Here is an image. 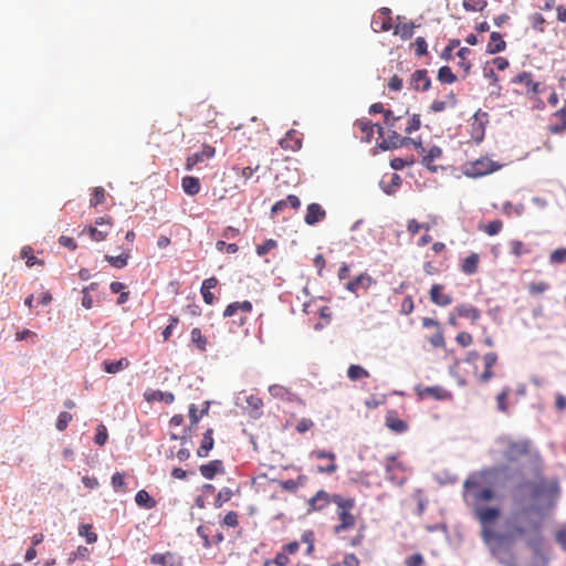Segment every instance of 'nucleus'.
<instances>
[{"label": "nucleus", "instance_id": "1", "mask_svg": "<svg viewBox=\"0 0 566 566\" xmlns=\"http://www.w3.org/2000/svg\"><path fill=\"white\" fill-rule=\"evenodd\" d=\"M499 471V468L483 469L472 473L463 483V499L480 522L482 526L481 536L486 543L491 541L506 542L501 539V534L492 530V525L501 516V509L489 505L496 497V493L492 488L485 486L495 478Z\"/></svg>", "mask_w": 566, "mask_h": 566}, {"label": "nucleus", "instance_id": "2", "mask_svg": "<svg viewBox=\"0 0 566 566\" xmlns=\"http://www.w3.org/2000/svg\"><path fill=\"white\" fill-rule=\"evenodd\" d=\"M333 503L336 505L337 524L333 526L334 535L342 541H346L352 547L360 546L365 539L366 525L361 523L357 533L353 537H346L344 534L357 526V517L353 514L356 502L353 497H344L339 494L333 495Z\"/></svg>", "mask_w": 566, "mask_h": 566}, {"label": "nucleus", "instance_id": "3", "mask_svg": "<svg viewBox=\"0 0 566 566\" xmlns=\"http://www.w3.org/2000/svg\"><path fill=\"white\" fill-rule=\"evenodd\" d=\"M492 453L506 464H518L537 455L530 439H514L511 436L499 437Z\"/></svg>", "mask_w": 566, "mask_h": 566}, {"label": "nucleus", "instance_id": "4", "mask_svg": "<svg viewBox=\"0 0 566 566\" xmlns=\"http://www.w3.org/2000/svg\"><path fill=\"white\" fill-rule=\"evenodd\" d=\"M539 530V523L534 521L527 522L525 520V512H517L506 521V532L504 535H500V537L506 542H514L532 532L538 534Z\"/></svg>", "mask_w": 566, "mask_h": 566}, {"label": "nucleus", "instance_id": "5", "mask_svg": "<svg viewBox=\"0 0 566 566\" xmlns=\"http://www.w3.org/2000/svg\"><path fill=\"white\" fill-rule=\"evenodd\" d=\"M502 165L493 161L488 157H481L476 160L469 161L464 166V175L472 178H479L499 170Z\"/></svg>", "mask_w": 566, "mask_h": 566}, {"label": "nucleus", "instance_id": "6", "mask_svg": "<svg viewBox=\"0 0 566 566\" xmlns=\"http://www.w3.org/2000/svg\"><path fill=\"white\" fill-rule=\"evenodd\" d=\"M250 301L230 303L223 311V317L233 318L232 323L238 327H243L248 322V315L252 312Z\"/></svg>", "mask_w": 566, "mask_h": 566}, {"label": "nucleus", "instance_id": "7", "mask_svg": "<svg viewBox=\"0 0 566 566\" xmlns=\"http://www.w3.org/2000/svg\"><path fill=\"white\" fill-rule=\"evenodd\" d=\"M114 226L113 218L109 216L97 218L94 226L85 227L82 234L86 233L95 242H102L106 240L112 228Z\"/></svg>", "mask_w": 566, "mask_h": 566}, {"label": "nucleus", "instance_id": "8", "mask_svg": "<svg viewBox=\"0 0 566 566\" xmlns=\"http://www.w3.org/2000/svg\"><path fill=\"white\" fill-rule=\"evenodd\" d=\"M373 284H375V280L365 272L348 281L345 284V289L356 296H359L360 293H366Z\"/></svg>", "mask_w": 566, "mask_h": 566}, {"label": "nucleus", "instance_id": "9", "mask_svg": "<svg viewBox=\"0 0 566 566\" xmlns=\"http://www.w3.org/2000/svg\"><path fill=\"white\" fill-rule=\"evenodd\" d=\"M415 391L420 399L447 400L451 398L450 392L441 386L429 387L419 385L415 388Z\"/></svg>", "mask_w": 566, "mask_h": 566}, {"label": "nucleus", "instance_id": "10", "mask_svg": "<svg viewBox=\"0 0 566 566\" xmlns=\"http://www.w3.org/2000/svg\"><path fill=\"white\" fill-rule=\"evenodd\" d=\"M371 28L375 32H387L392 28L391 10L381 8L371 19Z\"/></svg>", "mask_w": 566, "mask_h": 566}, {"label": "nucleus", "instance_id": "11", "mask_svg": "<svg viewBox=\"0 0 566 566\" xmlns=\"http://www.w3.org/2000/svg\"><path fill=\"white\" fill-rule=\"evenodd\" d=\"M405 472V465L400 462L397 457L390 455L386 459V474L387 479L392 482L402 483L405 481V476L402 473Z\"/></svg>", "mask_w": 566, "mask_h": 566}, {"label": "nucleus", "instance_id": "12", "mask_svg": "<svg viewBox=\"0 0 566 566\" xmlns=\"http://www.w3.org/2000/svg\"><path fill=\"white\" fill-rule=\"evenodd\" d=\"M150 563L159 566H184V558L177 553H156L150 556Z\"/></svg>", "mask_w": 566, "mask_h": 566}, {"label": "nucleus", "instance_id": "13", "mask_svg": "<svg viewBox=\"0 0 566 566\" xmlns=\"http://www.w3.org/2000/svg\"><path fill=\"white\" fill-rule=\"evenodd\" d=\"M216 150L210 145H203L201 150L188 156L186 160V170H192L196 165L203 163L206 159H210L214 156Z\"/></svg>", "mask_w": 566, "mask_h": 566}, {"label": "nucleus", "instance_id": "14", "mask_svg": "<svg viewBox=\"0 0 566 566\" xmlns=\"http://www.w3.org/2000/svg\"><path fill=\"white\" fill-rule=\"evenodd\" d=\"M331 503H333V495H329L326 491L319 490L316 492L314 496L308 500V510L307 512H317L327 507Z\"/></svg>", "mask_w": 566, "mask_h": 566}, {"label": "nucleus", "instance_id": "15", "mask_svg": "<svg viewBox=\"0 0 566 566\" xmlns=\"http://www.w3.org/2000/svg\"><path fill=\"white\" fill-rule=\"evenodd\" d=\"M410 86L416 91L427 92L431 86V78L427 70H416L410 76Z\"/></svg>", "mask_w": 566, "mask_h": 566}, {"label": "nucleus", "instance_id": "16", "mask_svg": "<svg viewBox=\"0 0 566 566\" xmlns=\"http://www.w3.org/2000/svg\"><path fill=\"white\" fill-rule=\"evenodd\" d=\"M385 424L395 433H403L408 430V423L398 417V412L396 410L387 411Z\"/></svg>", "mask_w": 566, "mask_h": 566}, {"label": "nucleus", "instance_id": "17", "mask_svg": "<svg viewBox=\"0 0 566 566\" xmlns=\"http://www.w3.org/2000/svg\"><path fill=\"white\" fill-rule=\"evenodd\" d=\"M355 126L361 132L360 139L363 142L369 143L374 136V128H378L379 135H382L384 128L379 125H374L368 118H360L356 120Z\"/></svg>", "mask_w": 566, "mask_h": 566}, {"label": "nucleus", "instance_id": "18", "mask_svg": "<svg viewBox=\"0 0 566 566\" xmlns=\"http://www.w3.org/2000/svg\"><path fill=\"white\" fill-rule=\"evenodd\" d=\"M444 286L441 284H433L430 289V300L438 306H448L453 302V298L450 294H446L442 291Z\"/></svg>", "mask_w": 566, "mask_h": 566}, {"label": "nucleus", "instance_id": "19", "mask_svg": "<svg viewBox=\"0 0 566 566\" xmlns=\"http://www.w3.org/2000/svg\"><path fill=\"white\" fill-rule=\"evenodd\" d=\"M411 142L409 137H401L397 132L391 130L387 138H384L379 147L384 150L403 147Z\"/></svg>", "mask_w": 566, "mask_h": 566}, {"label": "nucleus", "instance_id": "20", "mask_svg": "<svg viewBox=\"0 0 566 566\" xmlns=\"http://www.w3.org/2000/svg\"><path fill=\"white\" fill-rule=\"evenodd\" d=\"M326 218V211L318 203H310L306 209L304 221L308 226H314Z\"/></svg>", "mask_w": 566, "mask_h": 566}, {"label": "nucleus", "instance_id": "21", "mask_svg": "<svg viewBox=\"0 0 566 566\" xmlns=\"http://www.w3.org/2000/svg\"><path fill=\"white\" fill-rule=\"evenodd\" d=\"M311 454H312V457H314L316 459H328L331 461V463L327 467H322V465L317 467V471L319 473L332 474L337 470V465L335 463V460H336L335 453L328 452L325 450H315Z\"/></svg>", "mask_w": 566, "mask_h": 566}, {"label": "nucleus", "instance_id": "22", "mask_svg": "<svg viewBox=\"0 0 566 566\" xmlns=\"http://www.w3.org/2000/svg\"><path fill=\"white\" fill-rule=\"evenodd\" d=\"M454 311L459 317L470 319L472 324H475L481 317V311L471 304H459Z\"/></svg>", "mask_w": 566, "mask_h": 566}, {"label": "nucleus", "instance_id": "23", "mask_svg": "<svg viewBox=\"0 0 566 566\" xmlns=\"http://www.w3.org/2000/svg\"><path fill=\"white\" fill-rule=\"evenodd\" d=\"M280 146L286 150H298L302 147V138L296 130L290 129L280 140Z\"/></svg>", "mask_w": 566, "mask_h": 566}, {"label": "nucleus", "instance_id": "24", "mask_svg": "<svg viewBox=\"0 0 566 566\" xmlns=\"http://www.w3.org/2000/svg\"><path fill=\"white\" fill-rule=\"evenodd\" d=\"M199 470L205 479L212 480L217 474L224 472V467L221 460H212L207 464H201Z\"/></svg>", "mask_w": 566, "mask_h": 566}, {"label": "nucleus", "instance_id": "25", "mask_svg": "<svg viewBox=\"0 0 566 566\" xmlns=\"http://www.w3.org/2000/svg\"><path fill=\"white\" fill-rule=\"evenodd\" d=\"M213 446V429L208 428L202 436L199 448L197 449V455L200 458H207L209 455V452L212 450Z\"/></svg>", "mask_w": 566, "mask_h": 566}, {"label": "nucleus", "instance_id": "26", "mask_svg": "<svg viewBox=\"0 0 566 566\" xmlns=\"http://www.w3.org/2000/svg\"><path fill=\"white\" fill-rule=\"evenodd\" d=\"M287 206L293 209H298L301 206V201L297 196L289 195L285 199L279 200L272 206L271 212L272 214H277L282 212Z\"/></svg>", "mask_w": 566, "mask_h": 566}, {"label": "nucleus", "instance_id": "27", "mask_svg": "<svg viewBox=\"0 0 566 566\" xmlns=\"http://www.w3.org/2000/svg\"><path fill=\"white\" fill-rule=\"evenodd\" d=\"M144 398L148 402L164 401L165 403H168V405L172 403L175 400L174 394L165 392L161 390H153V389H147L144 392Z\"/></svg>", "mask_w": 566, "mask_h": 566}, {"label": "nucleus", "instance_id": "28", "mask_svg": "<svg viewBox=\"0 0 566 566\" xmlns=\"http://www.w3.org/2000/svg\"><path fill=\"white\" fill-rule=\"evenodd\" d=\"M480 263V256L478 253H471L464 258L460 264L461 271L467 275H472L478 272Z\"/></svg>", "mask_w": 566, "mask_h": 566}, {"label": "nucleus", "instance_id": "29", "mask_svg": "<svg viewBox=\"0 0 566 566\" xmlns=\"http://www.w3.org/2000/svg\"><path fill=\"white\" fill-rule=\"evenodd\" d=\"M506 48V42L503 40L502 35L499 32H492L490 35V42L486 46V52L490 54H495L504 51Z\"/></svg>", "mask_w": 566, "mask_h": 566}, {"label": "nucleus", "instance_id": "30", "mask_svg": "<svg viewBox=\"0 0 566 566\" xmlns=\"http://www.w3.org/2000/svg\"><path fill=\"white\" fill-rule=\"evenodd\" d=\"M400 17H397L399 21L395 25L394 34L399 35L402 40H408L413 35L415 24L412 22L400 21Z\"/></svg>", "mask_w": 566, "mask_h": 566}, {"label": "nucleus", "instance_id": "31", "mask_svg": "<svg viewBox=\"0 0 566 566\" xmlns=\"http://www.w3.org/2000/svg\"><path fill=\"white\" fill-rule=\"evenodd\" d=\"M484 371L481 374L480 379L488 381L493 377L492 368L497 361V355L495 353H488L483 356Z\"/></svg>", "mask_w": 566, "mask_h": 566}, {"label": "nucleus", "instance_id": "32", "mask_svg": "<svg viewBox=\"0 0 566 566\" xmlns=\"http://www.w3.org/2000/svg\"><path fill=\"white\" fill-rule=\"evenodd\" d=\"M130 365L129 360L125 357L117 361L104 360L102 363L103 370L107 374H116L126 369Z\"/></svg>", "mask_w": 566, "mask_h": 566}, {"label": "nucleus", "instance_id": "33", "mask_svg": "<svg viewBox=\"0 0 566 566\" xmlns=\"http://www.w3.org/2000/svg\"><path fill=\"white\" fill-rule=\"evenodd\" d=\"M471 53L472 51L469 48H461L457 52V56L459 57L458 66L463 70V77H465L471 72L472 63L469 60Z\"/></svg>", "mask_w": 566, "mask_h": 566}, {"label": "nucleus", "instance_id": "34", "mask_svg": "<svg viewBox=\"0 0 566 566\" xmlns=\"http://www.w3.org/2000/svg\"><path fill=\"white\" fill-rule=\"evenodd\" d=\"M181 187L187 195L195 196L200 191V181L197 177L186 176L181 180Z\"/></svg>", "mask_w": 566, "mask_h": 566}, {"label": "nucleus", "instance_id": "35", "mask_svg": "<svg viewBox=\"0 0 566 566\" xmlns=\"http://www.w3.org/2000/svg\"><path fill=\"white\" fill-rule=\"evenodd\" d=\"M135 502L138 506L150 510L156 506V501L146 490H140L136 493Z\"/></svg>", "mask_w": 566, "mask_h": 566}, {"label": "nucleus", "instance_id": "36", "mask_svg": "<svg viewBox=\"0 0 566 566\" xmlns=\"http://www.w3.org/2000/svg\"><path fill=\"white\" fill-rule=\"evenodd\" d=\"M370 376L369 371L360 365H350L347 369V377L352 381H358Z\"/></svg>", "mask_w": 566, "mask_h": 566}, {"label": "nucleus", "instance_id": "37", "mask_svg": "<svg viewBox=\"0 0 566 566\" xmlns=\"http://www.w3.org/2000/svg\"><path fill=\"white\" fill-rule=\"evenodd\" d=\"M20 254H21L22 259H25V264L28 268H32L34 265H44V261L41 259H38L33 254V249L29 245L23 247Z\"/></svg>", "mask_w": 566, "mask_h": 566}, {"label": "nucleus", "instance_id": "38", "mask_svg": "<svg viewBox=\"0 0 566 566\" xmlns=\"http://www.w3.org/2000/svg\"><path fill=\"white\" fill-rule=\"evenodd\" d=\"M437 78L440 83H443V84H452L457 81L455 74L452 72L451 67L448 65L441 66L438 70Z\"/></svg>", "mask_w": 566, "mask_h": 566}, {"label": "nucleus", "instance_id": "39", "mask_svg": "<svg viewBox=\"0 0 566 566\" xmlns=\"http://www.w3.org/2000/svg\"><path fill=\"white\" fill-rule=\"evenodd\" d=\"M510 251L516 258L531 253V249L521 240L510 241Z\"/></svg>", "mask_w": 566, "mask_h": 566}, {"label": "nucleus", "instance_id": "40", "mask_svg": "<svg viewBox=\"0 0 566 566\" xmlns=\"http://www.w3.org/2000/svg\"><path fill=\"white\" fill-rule=\"evenodd\" d=\"M486 6V0H462V7L468 12L483 11Z\"/></svg>", "mask_w": 566, "mask_h": 566}, {"label": "nucleus", "instance_id": "41", "mask_svg": "<svg viewBox=\"0 0 566 566\" xmlns=\"http://www.w3.org/2000/svg\"><path fill=\"white\" fill-rule=\"evenodd\" d=\"M128 259H129V254L128 253H123L120 255H117V256H113V255H106L105 256V260L114 268L116 269H123L127 265L128 263Z\"/></svg>", "mask_w": 566, "mask_h": 566}, {"label": "nucleus", "instance_id": "42", "mask_svg": "<svg viewBox=\"0 0 566 566\" xmlns=\"http://www.w3.org/2000/svg\"><path fill=\"white\" fill-rule=\"evenodd\" d=\"M78 534L85 537L88 544H93L97 541V534L93 531V526L91 524L80 525Z\"/></svg>", "mask_w": 566, "mask_h": 566}, {"label": "nucleus", "instance_id": "43", "mask_svg": "<svg viewBox=\"0 0 566 566\" xmlns=\"http://www.w3.org/2000/svg\"><path fill=\"white\" fill-rule=\"evenodd\" d=\"M301 542L306 544V555H312L314 552L315 534L312 530L305 531L301 536Z\"/></svg>", "mask_w": 566, "mask_h": 566}, {"label": "nucleus", "instance_id": "44", "mask_svg": "<svg viewBox=\"0 0 566 566\" xmlns=\"http://www.w3.org/2000/svg\"><path fill=\"white\" fill-rule=\"evenodd\" d=\"M106 191L103 187H95L92 191L90 206L96 207L105 201Z\"/></svg>", "mask_w": 566, "mask_h": 566}, {"label": "nucleus", "instance_id": "45", "mask_svg": "<svg viewBox=\"0 0 566 566\" xmlns=\"http://www.w3.org/2000/svg\"><path fill=\"white\" fill-rule=\"evenodd\" d=\"M549 284L547 282L541 281V282H532L528 284L527 290L531 295L537 296L541 294H544L546 291L549 290Z\"/></svg>", "mask_w": 566, "mask_h": 566}, {"label": "nucleus", "instance_id": "46", "mask_svg": "<svg viewBox=\"0 0 566 566\" xmlns=\"http://www.w3.org/2000/svg\"><path fill=\"white\" fill-rule=\"evenodd\" d=\"M401 181V177L398 174H392L390 185L386 186L384 180L380 182V185L386 193L392 195L395 193L396 189L400 187Z\"/></svg>", "mask_w": 566, "mask_h": 566}, {"label": "nucleus", "instance_id": "47", "mask_svg": "<svg viewBox=\"0 0 566 566\" xmlns=\"http://www.w3.org/2000/svg\"><path fill=\"white\" fill-rule=\"evenodd\" d=\"M274 564L276 566H287L290 564V558L287 553H285L283 549L274 556L272 560L268 559L264 562L263 566H270V564Z\"/></svg>", "mask_w": 566, "mask_h": 566}, {"label": "nucleus", "instance_id": "48", "mask_svg": "<svg viewBox=\"0 0 566 566\" xmlns=\"http://www.w3.org/2000/svg\"><path fill=\"white\" fill-rule=\"evenodd\" d=\"M191 342L193 344H196V346L200 349V350H205L206 349V346H207V339L206 337L202 335L201 331L199 328H193L191 331Z\"/></svg>", "mask_w": 566, "mask_h": 566}, {"label": "nucleus", "instance_id": "49", "mask_svg": "<svg viewBox=\"0 0 566 566\" xmlns=\"http://www.w3.org/2000/svg\"><path fill=\"white\" fill-rule=\"evenodd\" d=\"M428 342L436 348H444L446 339L442 328L436 331V333L428 338Z\"/></svg>", "mask_w": 566, "mask_h": 566}, {"label": "nucleus", "instance_id": "50", "mask_svg": "<svg viewBox=\"0 0 566 566\" xmlns=\"http://www.w3.org/2000/svg\"><path fill=\"white\" fill-rule=\"evenodd\" d=\"M112 486L114 490H120L123 492H126L127 486L125 482V474L120 472H115L112 476Z\"/></svg>", "mask_w": 566, "mask_h": 566}, {"label": "nucleus", "instance_id": "51", "mask_svg": "<svg viewBox=\"0 0 566 566\" xmlns=\"http://www.w3.org/2000/svg\"><path fill=\"white\" fill-rule=\"evenodd\" d=\"M549 262L552 264H563L566 262V248H559L554 250L549 254Z\"/></svg>", "mask_w": 566, "mask_h": 566}, {"label": "nucleus", "instance_id": "52", "mask_svg": "<svg viewBox=\"0 0 566 566\" xmlns=\"http://www.w3.org/2000/svg\"><path fill=\"white\" fill-rule=\"evenodd\" d=\"M421 126V119L419 114H413L407 123L405 128V133L411 135L413 132H417Z\"/></svg>", "mask_w": 566, "mask_h": 566}, {"label": "nucleus", "instance_id": "53", "mask_svg": "<svg viewBox=\"0 0 566 566\" xmlns=\"http://www.w3.org/2000/svg\"><path fill=\"white\" fill-rule=\"evenodd\" d=\"M412 46L415 49V54L417 56H422V55H426L427 52H428V45H427V41L422 36H418L415 42L412 43Z\"/></svg>", "mask_w": 566, "mask_h": 566}, {"label": "nucleus", "instance_id": "54", "mask_svg": "<svg viewBox=\"0 0 566 566\" xmlns=\"http://www.w3.org/2000/svg\"><path fill=\"white\" fill-rule=\"evenodd\" d=\"M232 497V491L229 488H223L219 491L213 505L221 507L224 502H228Z\"/></svg>", "mask_w": 566, "mask_h": 566}, {"label": "nucleus", "instance_id": "55", "mask_svg": "<svg viewBox=\"0 0 566 566\" xmlns=\"http://www.w3.org/2000/svg\"><path fill=\"white\" fill-rule=\"evenodd\" d=\"M442 156V149L439 146H432L427 155L423 157L422 161L429 166L432 161H434L437 158Z\"/></svg>", "mask_w": 566, "mask_h": 566}, {"label": "nucleus", "instance_id": "56", "mask_svg": "<svg viewBox=\"0 0 566 566\" xmlns=\"http://www.w3.org/2000/svg\"><path fill=\"white\" fill-rule=\"evenodd\" d=\"M277 245L276 241L273 239L265 240L262 244L256 247V253L260 256L266 255L272 249Z\"/></svg>", "mask_w": 566, "mask_h": 566}, {"label": "nucleus", "instance_id": "57", "mask_svg": "<svg viewBox=\"0 0 566 566\" xmlns=\"http://www.w3.org/2000/svg\"><path fill=\"white\" fill-rule=\"evenodd\" d=\"M509 395H510V389L509 388H505L503 389L497 396H496V403H497V409L502 412H506L507 411V398H509Z\"/></svg>", "mask_w": 566, "mask_h": 566}, {"label": "nucleus", "instance_id": "58", "mask_svg": "<svg viewBox=\"0 0 566 566\" xmlns=\"http://www.w3.org/2000/svg\"><path fill=\"white\" fill-rule=\"evenodd\" d=\"M72 418L73 417L70 412H67V411L61 412L56 420V424H55L56 429L59 431H64L67 428L69 423L71 422Z\"/></svg>", "mask_w": 566, "mask_h": 566}, {"label": "nucleus", "instance_id": "59", "mask_svg": "<svg viewBox=\"0 0 566 566\" xmlns=\"http://www.w3.org/2000/svg\"><path fill=\"white\" fill-rule=\"evenodd\" d=\"M107 439H108V433H107L106 427L102 423L98 424L96 428V434L94 438L95 443L102 447L106 443Z\"/></svg>", "mask_w": 566, "mask_h": 566}, {"label": "nucleus", "instance_id": "60", "mask_svg": "<svg viewBox=\"0 0 566 566\" xmlns=\"http://www.w3.org/2000/svg\"><path fill=\"white\" fill-rule=\"evenodd\" d=\"M359 565H360V560L358 559V557L355 554L349 553V554H345L342 562L335 563L332 566H359Z\"/></svg>", "mask_w": 566, "mask_h": 566}, {"label": "nucleus", "instance_id": "61", "mask_svg": "<svg viewBox=\"0 0 566 566\" xmlns=\"http://www.w3.org/2000/svg\"><path fill=\"white\" fill-rule=\"evenodd\" d=\"M545 18L541 14V13H534L532 17H531V24H532V28L537 31V32H541L543 33L545 31Z\"/></svg>", "mask_w": 566, "mask_h": 566}, {"label": "nucleus", "instance_id": "62", "mask_svg": "<svg viewBox=\"0 0 566 566\" xmlns=\"http://www.w3.org/2000/svg\"><path fill=\"white\" fill-rule=\"evenodd\" d=\"M269 392L271 394V396L280 399H284L286 396L291 395V392L281 385L270 386Z\"/></svg>", "mask_w": 566, "mask_h": 566}, {"label": "nucleus", "instance_id": "63", "mask_svg": "<svg viewBox=\"0 0 566 566\" xmlns=\"http://www.w3.org/2000/svg\"><path fill=\"white\" fill-rule=\"evenodd\" d=\"M558 123L551 124L548 126V132L552 134H563L566 133V119L563 117H556Z\"/></svg>", "mask_w": 566, "mask_h": 566}, {"label": "nucleus", "instance_id": "64", "mask_svg": "<svg viewBox=\"0 0 566 566\" xmlns=\"http://www.w3.org/2000/svg\"><path fill=\"white\" fill-rule=\"evenodd\" d=\"M405 565L406 566H423L424 565V558H423V556L421 554L416 553V554H412V555L408 556L405 559Z\"/></svg>", "mask_w": 566, "mask_h": 566}]
</instances>
